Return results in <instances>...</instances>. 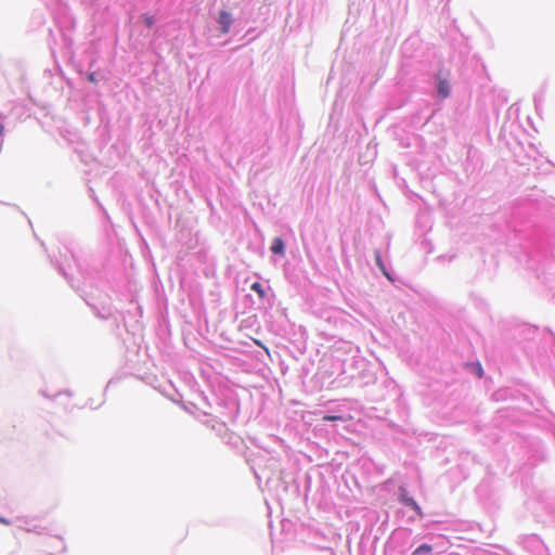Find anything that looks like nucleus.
Here are the masks:
<instances>
[{
  "mask_svg": "<svg viewBox=\"0 0 555 555\" xmlns=\"http://www.w3.org/2000/svg\"><path fill=\"white\" fill-rule=\"evenodd\" d=\"M438 94L442 99H447L450 95V85L447 79H439L437 86Z\"/></svg>",
  "mask_w": 555,
  "mask_h": 555,
  "instance_id": "obj_3",
  "label": "nucleus"
},
{
  "mask_svg": "<svg viewBox=\"0 0 555 555\" xmlns=\"http://www.w3.org/2000/svg\"><path fill=\"white\" fill-rule=\"evenodd\" d=\"M232 22H233V18H232L231 13H229L228 11H224V10L219 12L218 23L220 25V30L223 35H225L230 31Z\"/></svg>",
  "mask_w": 555,
  "mask_h": 555,
  "instance_id": "obj_2",
  "label": "nucleus"
},
{
  "mask_svg": "<svg viewBox=\"0 0 555 555\" xmlns=\"http://www.w3.org/2000/svg\"><path fill=\"white\" fill-rule=\"evenodd\" d=\"M4 132V126L2 124H0V137H2Z\"/></svg>",
  "mask_w": 555,
  "mask_h": 555,
  "instance_id": "obj_11",
  "label": "nucleus"
},
{
  "mask_svg": "<svg viewBox=\"0 0 555 555\" xmlns=\"http://www.w3.org/2000/svg\"><path fill=\"white\" fill-rule=\"evenodd\" d=\"M142 18L146 27L151 28L154 25L155 20L152 15L143 14Z\"/></svg>",
  "mask_w": 555,
  "mask_h": 555,
  "instance_id": "obj_8",
  "label": "nucleus"
},
{
  "mask_svg": "<svg viewBox=\"0 0 555 555\" xmlns=\"http://www.w3.org/2000/svg\"><path fill=\"white\" fill-rule=\"evenodd\" d=\"M431 546L429 544H422L415 551L414 554H427L431 552Z\"/></svg>",
  "mask_w": 555,
  "mask_h": 555,
  "instance_id": "obj_6",
  "label": "nucleus"
},
{
  "mask_svg": "<svg viewBox=\"0 0 555 555\" xmlns=\"http://www.w3.org/2000/svg\"><path fill=\"white\" fill-rule=\"evenodd\" d=\"M251 289L255 291L259 297L263 298L266 296V293L261 286V284L259 282H255L253 285H251Z\"/></svg>",
  "mask_w": 555,
  "mask_h": 555,
  "instance_id": "obj_7",
  "label": "nucleus"
},
{
  "mask_svg": "<svg viewBox=\"0 0 555 555\" xmlns=\"http://www.w3.org/2000/svg\"><path fill=\"white\" fill-rule=\"evenodd\" d=\"M0 521L5 522L3 519H0Z\"/></svg>",
  "mask_w": 555,
  "mask_h": 555,
  "instance_id": "obj_13",
  "label": "nucleus"
},
{
  "mask_svg": "<svg viewBox=\"0 0 555 555\" xmlns=\"http://www.w3.org/2000/svg\"><path fill=\"white\" fill-rule=\"evenodd\" d=\"M477 373H478V376L481 377L482 374H483V371L482 369L479 366V369L477 370Z\"/></svg>",
  "mask_w": 555,
  "mask_h": 555,
  "instance_id": "obj_12",
  "label": "nucleus"
},
{
  "mask_svg": "<svg viewBox=\"0 0 555 555\" xmlns=\"http://www.w3.org/2000/svg\"><path fill=\"white\" fill-rule=\"evenodd\" d=\"M343 420H344V416H341V415H325L323 417V421H326V422L343 421Z\"/></svg>",
  "mask_w": 555,
  "mask_h": 555,
  "instance_id": "obj_9",
  "label": "nucleus"
},
{
  "mask_svg": "<svg viewBox=\"0 0 555 555\" xmlns=\"http://www.w3.org/2000/svg\"><path fill=\"white\" fill-rule=\"evenodd\" d=\"M271 251L273 254L283 255L284 254V242L280 237H275L271 245Z\"/></svg>",
  "mask_w": 555,
  "mask_h": 555,
  "instance_id": "obj_4",
  "label": "nucleus"
},
{
  "mask_svg": "<svg viewBox=\"0 0 555 555\" xmlns=\"http://www.w3.org/2000/svg\"><path fill=\"white\" fill-rule=\"evenodd\" d=\"M88 79H89V81L95 83L96 82L95 74L94 73L89 74Z\"/></svg>",
  "mask_w": 555,
  "mask_h": 555,
  "instance_id": "obj_10",
  "label": "nucleus"
},
{
  "mask_svg": "<svg viewBox=\"0 0 555 555\" xmlns=\"http://www.w3.org/2000/svg\"><path fill=\"white\" fill-rule=\"evenodd\" d=\"M375 260H376V263L377 266L380 268V270L383 271L384 275L388 279V280H392L391 276L388 274V272L385 270V266L383 263V260H382V257H380V253L378 250L375 251Z\"/></svg>",
  "mask_w": 555,
  "mask_h": 555,
  "instance_id": "obj_5",
  "label": "nucleus"
},
{
  "mask_svg": "<svg viewBox=\"0 0 555 555\" xmlns=\"http://www.w3.org/2000/svg\"><path fill=\"white\" fill-rule=\"evenodd\" d=\"M400 492V501L404 504L410 506L420 517H423V511L421 506L416 503V501L408 495V491L404 487L399 488Z\"/></svg>",
  "mask_w": 555,
  "mask_h": 555,
  "instance_id": "obj_1",
  "label": "nucleus"
}]
</instances>
